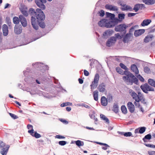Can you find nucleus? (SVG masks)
<instances>
[{
    "label": "nucleus",
    "mask_w": 155,
    "mask_h": 155,
    "mask_svg": "<svg viewBox=\"0 0 155 155\" xmlns=\"http://www.w3.org/2000/svg\"><path fill=\"white\" fill-rule=\"evenodd\" d=\"M145 30L144 29H139L135 31L134 35L135 37H137L141 35L145 32Z\"/></svg>",
    "instance_id": "22"
},
{
    "label": "nucleus",
    "mask_w": 155,
    "mask_h": 155,
    "mask_svg": "<svg viewBox=\"0 0 155 155\" xmlns=\"http://www.w3.org/2000/svg\"><path fill=\"white\" fill-rule=\"evenodd\" d=\"M105 8L106 9L111 11H117L118 10L117 7L108 4L105 5Z\"/></svg>",
    "instance_id": "17"
},
{
    "label": "nucleus",
    "mask_w": 155,
    "mask_h": 155,
    "mask_svg": "<svg viewBox=\"0 0 155 155\" xmlns=\"http://www.w3.org/2000/svg\"><path fill=\"white\" fill-rule=\"evenodd\" d=\"M99 91L102 93H106L107 91L106 89V85L104 83L100 84L97 88Z\"/></svg>",
    "instance_id": "14"
},
{
    "label": "nucleus",
    "mask_w": 155,
    "mask_h": 155,
    "mask_svg": "<svg viewBox=\"0 0 155 155\" xmlns=\"http://www.w3.org/2000/svg\"><path fill=\"white\" fill-rule=\"evenodd\" d=\"M151 138V136L150 134H148L145 135L143 139V140L144 142H147V140H150Z\"/></svg>",
    "instance_id": "33"
},
{
    "label": "nucleus",
    "mask_w": 155,
    "mask_h": 155,
    "mask_svg": "<svg viewBox=\"0 0 155 155\" xmlns=\"http://www.w3.org/2000/svg\"><path fill=\"white\" fill-rule=\"evenodd\" d=\"M2 31L3 35L4 36H7L8 34V28L7 26L4 24L2 27Z\"/></svg>",
    "instance_id": "24"
},
{
    "label": "nucleus",
    "mask_w": 155,
    "mask_h": 155,
    "mask_svg": "<svg viewBox=\"0 0 155 155\" xmlns=\"http://www.w3.org/2000/svg\"><path fill=\"white\" fill-rule=\"evenodd\" d=\"M27 127L28 129H33V126L31 125L30 124H28L27 126Z\"/></svg>",
    "instance_id": "64"
},
{
    "label": "nucleus",
    "mask_w": 155,
    "mask_h": 155,
    "mask_svg": "<svg viewBox=\"0 0 155 155\" xmlns=\"http://www.w3.org/2000/svg\"><path fill=\"white\" fill-rule=\"evenodd\" d=\"M116 41V38L114 37H111L109 39H108L106 43L107 46L110 47L113 44H114Z\"/></svg>",
    "instance_id": "11"
},
{
    "label": "nucleus",
    "mask_w": 155,
    "mask_h": 155,
    "mask_svg": "<svg viewBox=\"0 0 155 155\" xmlns=\"http://www.w3.org/2000/svg\"><path fill=\"white\" fill-rule=\"evenodd\" d=\"M151 22V21L150 19H145L141 23V25L142 26H147L149 25Z\"/></svg>",
    "instance_id": "29"
},
{
    "label": "nucleus",
    "mask_w": 155,
    "mask_h": 155,
    "mask_svg": "<svg viewBox=\"0 0 155 155\" xmlns=\"http://www.w3.org/2000/svg\"><path fill=\"white\" fill-rule=\"evenodd\" d=\"M134 100L137 102L140 101L143 104H146V102L143 95L140 92L138 93V96Z\"/></svg>",
    "instance_id": "8"
},
{
    "label": "nucleus",
    "mask_w": 155,
    "mask_h": 155,
    "mask_svg": "<svg viewBox=\"0 0 155 155\" xmlns=\"http://www.w3.org/2000/svg\"><path fill=\"white\" fill-rule=\"evenodd\" d=\"M72 105V103H71L68 102L61 104V107H64L68 105L71 106Z\"/></svg>",
    "instance_id": "47"
},
{
    "label": "nucleus",
    "mask_w": 155,
    "mask_h": 155,
    "mask_svg": "<svg viewBox=\"0 0 155 155\" xmlns=\"http://www.w3.org/2000/svg\"><path fill=\"white\" fill-rule=\"evenodd\" d=\"M148 153L149 155H155V153H154V151H148Z\"/></svg>",
    "instance_id": "63"
},
{
    "label": "nucleus",
    "mask_w": 155,
    "mask_h": 155,
    "mask_svg": "<svg viewBox=\"0 0 155 155\" xmlns=\"http://www.w3.org/2000/svg\"><path fill=\"white\" fill-rule=\"evenodd\" d=\"M13 20L14 23L16 24H18L20 21L19 18L16 16L13 18Z\"/></svg>",
    "instance_id": "41"
},
{
    "label": "nucleus",
    "mask_w": 155,
    "mask_h": 155,
    "mask_svg": "<svg viewBox=\"0 0 155 155\" xmlns=\"http://www.w3.org/2000/svg\"><path fill=\"white\" fill-rule=\"evenodd\" d=\"M107 20L105 19H103L100 20L98 23V25L101 27H105V24L106 23Z\"/></svg>",
    "instance_id": "32"
},
{
    "label": "nucleus",
    "mask_w": 155,
    "mask_h": 155,
    "mask_svg": "<svg viewBox=\"0 0 155 155\" xmlns=\"http://www.w3.org/2000/svg\"><path fill=\"white\" fill-rule=\"evenodd\" d=\"M46 0L45 2H44L43 0H35V2L37 5L42 10L45 9V6L44 4L46 3Z\"/></svg>",
    "instance_id": "10"
},
{
    "label": "nucleus",
    "mask_w": 155,
    "mask_h": 155,
    "mask_svg": "<svg viewBox=\"0 0 155 155\" xmlns=\"http://www.w3.org/2000/svg\"><path fill=\"white\" fill-rule=\"evenodd\" d=\"M27 71H23L24 75L25 76V81L27 82H32L33 80V78L29 75V71L30 70L28 68H27Z\"/></svg>",
    "instance_id": "7"
},
{
    "label": "nucleus",
    "mask_w": 155,
    "mask_h": 155,
    "mask_svg": "<svg viewBox=\"0 0 155 155\" xmlns=\"http://www.w3.org/2000/svg\"><path fill=\"white\" fill-rule=\"evenodd\" d=\"M97 61L96 60L94 59H90L89 61L90 65L92 68V67H94L95 62H96Z\"/></svg>",
    "instance_id": "36"
},
{
    "label": "nucleus",
    "mask_w": 155,
    "mask_h": 155,
    "mask_svg": "<svg viewBox=\"0 0 155 155\" xmlns=\"http://www.w3.org/2000/svg\"><path fill=\"white\" fill-rule=\"evenodd\" d=\"M128 27V25L125 24L118 25L115 26L114 30L117 32H123L125 34L126 32V29Z\"/></svg>",
    "instance_id": "4"
},
{
    "label": "nucleus",
    "mask_w": 155,
    "mask_h": 155,
    "mask_svg": "<svg viewBox=\"0 0 155 155\" xmlns=\"http://www.w3.org/2000/svg\"><path fill=\"white\" fill-rule=\"evenodd\" d=\"M31 23L33 28L36 30H38V26L36 22V18L35 17L31 16Z\"/></svg>",
    "instance_id": "16"
},
{
    "label": "nucleus",
    "mask_w": 155,
    "mask_h": 155,
    "mask_svg": "<svg viewBox=\"0 0 155 155\" xmlns=\"http://www.w3.org/2000/svg\"><path fill=\"white\" fill-rule=\"evenodd\" d=\"M101 103L102 105L106 106L107 104V100L104 96H102L101 98Z\"/></svg>",
    "instance_id": "26"
},
{
    "label": "nucleus",
    "mask_w": 155,
    "mask_h": 155,
    "mask_svg": "<svg viewBox=\"0 0 155 155\" xmlns=\"http://www.w3.org/2000/svg\"><path fill=\"white\" fill-rule=\"evenodd\" d=\"M137 14V13H129L128 14V17H131Z\"/></svg>",
    "instance_id": "61"
},
{
    "label": "nucleus",
    "mask_w": 155,
    "mask_h": 155,
    "mask_svg": "<svg viewBox=\"0 0 155 155\" xmlns=\"http://www.w3.org/2000/svg\"><path fill=\"white\" fill-rule=\"evenodd\" d=\"M5 143L2 140H0V148H2L5 147Z\"/></svg>",
    "instance_id": "56"
},
{
    "label": "nucleus",
    "mask_w": 155,
    "mask_h": 155,
    "mask_svg": "<svg viewBox=\"0 0 155 155\" xmlns=\"http://www.w3.org/2000/svg\"><path fill=\"white\" fill-rule=\"evenodd\" d=\"M143 70L144 72L147 74L149 73L150 71V68L147 66L145 67Z\"/></svg>",
    "instance_id": "49"
},
{
    "label": "nucleus",
    "mask_w": 155,
    "mask_h": 155,
    "mask_svg": "<svg viewBox=\"0 0 155 155\" xmlns=\"http://www.w3.org/2000/svg\"><path fill=\"white\" fill-rule=\"evenodd\" d=\"M146 128L145 127H141L135 129L134 133L135 134L139 133L142 134L145 131Z\"/></svg>",
    "instance_id": "13"
},
{
    "label": "nucleus",
    "mask_w": 155,
    "mask_h": 155,
    "mask_svg": "<svg viewBox=\"0 0 155 155\" xmlns=\"http://www.w3.org/2000/svg\"><path fill=\"white\" fill-rule=\"evenodd\" d=\"M125 15L124 14H119L118 15V18L121 20L124 19V18Z\"/></svg>",
    "instance_id": "51"
},
{
    "label": "nucleus",
    "mask_w": 155,
    "mask_h": 155,
    "mask_svg": "<svg viewBox=\"0 0 155 155\" xmlns=\"http://www.w3.org/2000/svg\"><path fill=\"white\" fill-rule=\"evenodd\" d=\"M120 21V20L118 19H114L112 20L109 21H107L105 24V27L107 28L112 27L117 25L118 22Z\"/></svg>",
    "instance_id": "5"
},
{
    "label": "nucleus",
    "mask_w": 155,
    "mask_h": 155,
    "mask_svg": "<svg viewBox=\"0 0 155 155\" xmlns=\"http://www.w3.org/2000/svg\"><path fill=\"white\" fill-rule=\"evenodd\" d=\"M124 136L125 137H132L133 136H132V134L131 132H125V133L124 134Z\"/></svg>",
    "instance_id": "50"
},
{
    "label": "nucleus",
    "mask_w": 155,
    "mask_h": 155,
    "mask_svg": "<svg viewBox=\"0 0 155 155\" xmlns=\"http://www.w3.org/2000/svg\"><path fill=\"white\" fill-rule=\"evenodd\" d=\"M120 4L121 6L123 7L121 8V9L122 11L129 10L130 11H132L133 10L132 8L129 6L126 5L122 4V3H120Z\"/></svg>",
    "instance_id": "23"
},
{
    "label": "nucleus",
    "mask_w": 155,
    "mask_h": 155,
    "mask_svg": "<svg viewBox=\"0 0 155 155\" xmlns=\"http://www.w3.org/2000/svg\"><path fill=\"white\" fill-rule=\"evenodd\" d=\"M113 31L111 29H108L103 34L104 37L111 35L113 33Z\"/></svg>",
    "instance_id": "30"
},
{
    "label": "nucleus",
    "mask_w": 155,
    "mask_h": 155,
    "mask_svg": "<svg viewBox=\"0 0 155 155\" xmlns=\"http://www.w3.org/2000/svg\"><path fill=\"white\" fill-rule=\"evenodd\" d=\"M29 14L31 16L36 17L38 24L40 27L44 28L45 25L44 22L45 18V16L43 12L39 8L36 9V11L33 8H30L28 11Z\"/></svg>",
    "instance_id": "1"
},
{
    "label": "nucleus",
    "mask_w": 155,
    "mask_h": 155,
    "mask_svg": "<svg viewBox=\"0 0 155 155\" xmlns=\"http://www.w3.org/2000/svg\"><path fill=\"white\" fill-rule=\"evenodd\" d=\"M34 130H29L28 132L32 136L35 137L36 138H38L41 137L40 134L38 133L36 131L34 132Z\"/></svg>",
    "instance_id": "15"
},
{
    "label": "nucleus",
    "mask_w": 155,
    "mask_h": 155,
    "mask_svg": "<svg viewBox=\"0 0 155 155\" xmlns=\"http://www.w3.org/2000/svg\"><path fill=\"white\" fill-rule=\"evenodd\" d=\"M98 91L96 90L93 92V97L94 99L97 101L98 100Z\"/></svg>",
    "instance_id": "42"
},
{
    "label": "nucleus",
    "mask_w": 155,
    "mask_h": 155,
    "mask_svg": "<svg viewBox=\"0 0 155 155\" xmlns=\"http://www.w3.org/2000/svg\"><path fill=\"white\" fill-rule=\"evenodd\" d=\"M59 144L61 146H64L67 143V142L65 141H60L58 142Z\"/></svg>",
    "instance_id": "53"
},
{
    "label": "nucleus",
    "mask_w": 155,
    "mask_h": 155,
    "mask_svg": "<svg viewBox=\"0 0 155 155\" xmlns=\"http://www.w3.org/2000/svg\"><path fill=\"white\" fill-rule=\"evenodd\" d=\"M6 20L8 26H10L11 24V23L9 18L8 17H7L6 18Z\"/></svg>",
    "instance_id": "58"
},
{
    "label": "nucleus",
    "mask_w": 155,
    "mask_h": 155,
    "mask_svg": "<svg viewBox=\"0 0 155 155\" xmlns=\"http://www.w3.org/2000/svg\"><path fill=\"white\" fill-rule=\"evenodd\" d=\"M9 114L10 116L12 118H13L14 119H17L18 118V117L16 115H15L14 114H12L11 113H9Z\"/></svg>",
    "instance_id": "57"
},
{
    "label": "nucleus",
    "mask_w": 155,
    "mask_h": 155,
    "mask_svg": "<svg viewBox=\"0 0 155 155\" xmlns=\"http://www.w3.org/2000/svg\"><path fill=\"white\" fill-rule=\"evenodd\" d=\"M148 84L151 86L155 87V81L152 79H149L148 81Z\"/></svg>",
    "instance_id": "38"
},
{
    "label": "nucleus",
    "mask_w": 155,
    "mask_h": 155,
    "mask_svg": "<svg viewBox=\"0 0 155 155\" xmlns=\"http://www.w3.org/2000/svg\"><path fill=\"white\" fill-rule=\"evenodd\" d=\"M98 13L100 16L103 17L104 15V12L103 10H101L100 12H99Z\"/></svg>",
    "instance_id": "59"
},
{
    "label": "nucleus",
    "mask_w": 155,
    "mask_h": 155,
    "mask_svg": "<svg viewBox=\"0 0 155 155\" xmlns=\"http://www.w3.org/2000/svg\"><path fill=\"white\" fill-rule=\"evenodd\" d=\"M106 15L107 17L110 18L112 20L114 19L115 15L114 14L107 12L106 13Z\"/></svg>",
    "instance_id": "39"
},
{
    "label": "nucleus",
    "mask_w": 155,
    "mask_h": 155,
    "mask_svg": "<svg viewBox=\"0 0 155 155\" xmlns=\"http://www.w3.org/2000/svg\"><path fill=\"white\" fill-rule=\"evenodd\" d=\"M60 120L61 122H63L64 123H65L66 124H67L68 123V122L67 121L64 119H60Z\"/></svg>",
    "instance_id": "62"
},
{
    "label": "nucleus",
    "mask_w": 155,
    "mask_h": 155,
    "mask_svg": "<svg viewBox=\"0 0 155 155\" xmlns=\"http://www.w3.org/2000/svg\"><path fill=\"white\" fill-rule=\"evenodd\" d=\"M121 110L123 114H126L127 113V109L125 106L122 105L121 107Z\"/></svg>",
    "instance_id": "43"
},
{
    "label": "nucleus",
    "mask_w": 155,
    "mask_h": 155,
    "mask_svg": "<svg viewBox=\"0 0 155 155\" xmlns=\"http://www.w3.org/2000/svg\"><path fill=\"white\" fill-rule=\"evenodd\" d=\"M127 107L129 111L132 113L134 112L135 110L134 106L133 103L131 102H129L127 104Z\"/></svg>",
    "instance_id": "19"
},
{
    "label": "nucleus",
    "mask_w": 155,
    "mask_h": 155,
    "mask_svg": "<svg viewBox=\"0 0 155 155\" xmlns=\"http://www.w3.org/2000/svg\"><path fill=\"white\" fill-rule=\"evenodd\" d=\"M144 144L146 146H147L148 147H149L152 148H155V145L153 144H147V143H144Z\"/></svg>",
    "instance_id": "52"
},
{
    "label": "nucleus",
    "mask_w": 155,
    "mask_h": 155,
    "mask_svg": "<svg viewBox=\"0 0 155 155\" xmlns=\"http://www.w3.org/2000/svg\"><path fill=\"white\" fill-rule=\"evenodd\" d=\"M99 78V74H96L95 75L94 81L92 82L91 85V89H94L96 87L97 85Z\"/></svg>",
    "instance_id": "9"
},
{
    "label": "nucleus",
    "mask_w": 155,
    "mask_h": 155,
    "mask_svg": "<svg viewBox=\"0 0 155 155\" xmlns=\"http://www.w3.org/2000/svg\"><path fill=\"white\" fill-rule=\"evenodd\" d=\"M21 23L24 27L27 26V22L25 18L22 15H20L19 16Z\"/></svg>",
    "instance_id": "12"
},
{
    "label": "nucleus",
    "mask_w": 155,
    "mask_h": 155,
    "mask_svg": "<svg viewBox=\"0 0 155 155\" xmlns=\"http://www.w3.org/2000/svg\"><path fill=\"white\" fill-rule=\"evenodd\" d=\"M123 79L127 84L130 85H132L133 83L137 84L138 82V79L134 76L132 77L124 76Z\"/></svg>",
    "instance_id": "3"
},
{
    "label": "nucleus",
    "mask_w": 155,
    "mask_h": 155,
    "mask_svg": "<svg viewBox=\"0 0 155 155\" xmlns=\"http://www.w3.org/2000/svg\"><path fill=\"white\" fill-rule=\"evenodd\" d=\"M129 92L130 95L131 96L133 99L135 100L138 96L135 92L132 89H130L129 90Z\"/></svg>",
    "instance_id": "31"
},
{
    "label": "nucleus",
    "mask_w": 155,
    "mask_h": 155,
    "mask_svg": "<svg viewBox=\"0 0 155 155\" xmlns=\"http://www.w3.org/2000/svg\"><path fill=\"white\" fill-rule=\"evenodd\" d=\"M120 66L121 68L124 70H127V67L124 64L122 63H120Z\"/></svg>",
    "instance_id": "54"
},
{
    "label": "nucleus",
    "mask_w": 155,
    "mask_h": 155,
    "mask_svg": "<svg viewBox=\"0 0 155 155\" xmlns=\"http://www.w3.org/2000/svg\"><path fill=\"white\" fill-rule=\"evenodd\" d=\"M125 74L126 76H125L129 77H134V75L132 74L130 72L127 71H123V75Z\"/></svg>",
    "instance_id": "34"
},
{
    "label": "nucleus",
    "mask_w": 155,
    "mask_h": 155,
    "mask_svg": "<svg viewBox=\"0 0 155 155\" xmlns=\"http://www.w3.org/2000/svg\"><path fill=\"white\" fill-rule=\"evenodd\" d=\"M145 8V5L144 4H137L134 5V8L133 9L135 12H137L140 9H142Z\"/></svg>",
    "instance_id": "18"
},
{
    "label": "nucleus",
    "mask_w": 155,
    "mask_h": 155,
    "mask_svg": "<svg viewBox=\"0 0 155 155\" xmlns=\"http://www.w3.org/2000/svg\"><path fill=\"white\" fill-rule=\"evenodd\" d=\"M22 30V29L21 25L19 26H18L16 25H15L14 31L15 34L17 35L20 34L21 33Z\"/></svg>",
    "instance_id": "25"
},
{
    "label": "nucleus",
    "mask_w": 155,
    "mask_h": 155,
    "mask_svg": "<svg viewBox=\"0 0 155 155\" xmlns=\"http://www.w3.org/2000/svg\"><path fill=\"white\" fill-rule=\"evenodd\" d=\"M153 35L152 34H149L146 36L144 39L143 41L145 43H147L152 40L153 38Z\"/></svg>",
    "instance_id": "21"
},
{
    "label": "nucleus",
    "mask_w": 155,
    "mask_h": 155,
    "mask_svg": "<svg viewBox=\"0 0 155 155\" xmlns=\"http://www.w3.org/2000/svg\"><path fill=\"white\" fill-rule=\"evenodd\" d=\"M139 80L142 82H143L144 81V79L141 76L140 74H139L137 76Z\"/></svg>",
    "instance_id": "60"
},
{
    "label": "nucleus",
    "mask_w": 155,
    "mask_h": 155,
    "mask_svg": "<svg viewBox=\"0 0 155 155\" xmlns=\"http://www.w3.org/2000/svg\"><path fill=\"white\" fill-rule=\"evenodd\" d=\"M113 110L116 113H117L118 111V106L117 104H114Z\"/></svg>",
    "instance_id": "40"
},
{
    "label": "nucleus",
    "mask_w": 155,
    "mask_h": 155,
    "mask_svg": "<svg viewBox=\"0 0 155 155\" xmlns=\"http://www.w3.org/2000/svg\"><path fill=\"white\" fill-rule=\"evenodd\" d=\"M145 4L147 5H153L155 3V0H143Z\"/></svg>",
    "instance_id": "35"
},
{
    "label": "nucleus",
    "mask_w": 155,
    "mask_h": 155,
    "mask_svg": "<svg viewBox=\"0 0 155 155\" xmlns=\"http://www.w3.org/2000/svg\"><path fill=\"white\" fill-rule=\"evenodd\" d=\"M130 68L133 72H134L136 74H138L139 73V71L138 69L135 64H133L131 65Z\"/></svg>",
    "instance_id": "27"
},
{
    "label": "nucleus",
    "mask_w": 155,
    "mask_h": 155,
    "mask_svg": "<svg viewBox=\"0 0 155 155\" xmlns=\"http://www.w3.org/2000/svg\"><path fill=\"white\" fill-rule=\"evenodd\" d=\"M44 65L43 63L40 62H37L32 64V66L36 68H39L40 69L39 72H38L37 74V77L40 78L43 77V76L44 75V71L45 70L48 69V67L47 65L45 66Z\"/></svg>",
    "instance_id": "2"
},
{
    "label": "nucleus",
    "mask_w": 155,
    "mask_h": 155,
    "mask_svg": "<svg viewBox=\"0 0 155 155\" xmlns=\"http://www.w3.org/2000/svg\"><path fill=\"white\" fill-rule=\"evenodd\" d=\"M116 70L117 72L119 74L123 75V70L120 68V67H117L116 68Z\"/></svg>",
    "instance_id": "46"
},
{
    "label": "nucleus",
    "mask_w": 155,
    "mask_h": 155,
    "mask_svg": "<svg viewBox=\"0 0 155 155\" xmlns=\"http://www.w3.org/2000/svg\"><path fill=\"white\" fill-rule=\"evenodd\" d=\"M75 143L79 147L84 145V142L80 140H78L77 141H75Z\"/></svg>",
    "instance_id": "44"
},
{
    "label": "nucleus",
    "mask_w": 155,
    "mask_h": 155,
    "mask_svg": "<svg viewBox=\"0 0 155 155\" xmlns=\"http://www.w3.org/2000/svg\"><path fill=\"white\" fill-rule=\"evenodd\" d=\"M100 117L103 120L105 121L107 123L109 124V120L108 119L107 117L105 115L103 114H101L100 115Z\"/></svg>",
    "instance_id": "37"
},
{
    "label": "nucleus",
    "mask_w": 155,
    "mask_h": 155,
    "mask_svg": "<svg viewBox=\"0 0 155 155\" xmlns=\"http://www.w3.org/2000/svg\"><path fill=\"white\" fill-rule=\"evenodd\" d=\"M140 102H137L136 101H134V104L135 105L136 107L138 108H139L141 107V105H140Z\"/></svg>",
    "instance_id": "55"
},
{
    "label": "nucleus",
    "mask_w": 155,
    "mask_h": 155,
    "mask_svg": "<svg viewBox=\"0 0 155 155\" xmlns=\"http://www.w3.org/2000/svg\"><path fill=\"white\" fill-rule=\"evenodd\" d=\"M95 113L93 110H91L89 112V116L91 119L95 117Z\"/></svg>",
    "instance_id": "45"
},
{
    "label": "nucleus",
    "mask_w": 155,
    "mask_h": 155,
    "mask_svg": "<svg viewBox=\"0 0 155 155\" xmlns=\"http://www.w3.org/2000/svg\"><path fill=\"white\" fill-rule=\"evenodd\" d=\"M5 147V148L4 147L2 148L0 151V153L2 155H6L10 147V146L8 145H6Z\"/></svg>",
    "instance_id": "20"
},
{
    "label": "nucleus",
    "mask_w": 155,
    "mask_h": 155,
    "mask_svg": "<svg viewBox=\"0 0 155 155\" xmlns=\"http://www.w3.org/2000/svg\"><path fill=\"white\" fill-rule=\"evenodd\" d=\"M21 12L23 15L26 17H27L28 15V12L24 9H22Z\"/></svg>",
    "instance_id": "48"
},
{
    "label": "nucleus",
    "mask_w": 155,
    "mask_h": 155,
    "mask_svg": "<svg viewBox=\"0 0 155 155\" xmlns=\"http://www.w3.org/2000/svg\"><path fill=\"white\" fill-rule=\"evenodd\" d=\"M140 88L142 91L146 93L147 94L148 91H154V88L149 86L148 84L145 83L144 85H141L140 86Z\"/></svg>",
    "instance_id": "6"
},
{
    "label": "nucleus",
    "mask_w": 155,
    "mask_h": 155,
    "mask_svg": "<svg viewBox=\"0 0 155 155\" xmlns=\"http://www.w3.org/2000/svg\"><path fill=\"white\" fill-rule=\"evenodd\" d=\"M131 35V33L129 32L123 38V41L124 43L128 42Z\"/></svg>",
    "instance_id": "28"
}]
</instances>
